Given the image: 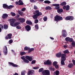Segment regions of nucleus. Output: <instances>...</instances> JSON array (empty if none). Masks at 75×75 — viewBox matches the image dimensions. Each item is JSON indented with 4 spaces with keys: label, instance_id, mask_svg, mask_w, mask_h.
<instances>
[{
    "label": "nucleus",
    "instance_id": "37998d69",
    "mask_svg": "<svg viewBox=\"0 0 75 75\" xmlns=\"http://www.w3.org/2000/svg\"><path fill=\"white\" fill-rule=\"evenodd\" d=\"M59 74V71L58 70H56V75H58Z\"/></svg>",
    "mask_w": 75,
    "mask_h": 75
},
{
    "label": "nucleus",
    "instance_id": "7ed1b4c3",
    "mask_svg": "<svg viewBox=\"0 0 75 75\" xmlns=\"http://www.w3.org/2000/svg\"><path fill=\"white\" fill-rule=\"evenodd\" d=\"M25 58L26 59H25L24 60H23V61L25 63H27V64L29 63V61H32L33 60V57H32V56H26L25 57Z\"/></svg>",
    "mask_w": 75,
    "mask_h": 75
},
{
    "label": "nucleus",
    "instance_id": "7c9ffc66",
    "mask_svg": "<svg viewBox=\"0 0 75 75\" xmlns=\"http://www.w3.org/2000/svg\"><path fill=\"white\" fill-rule=\"evenodd\" d=\"M26 53L25 52H21L20 53V55L21 56H23L24 55H25Z\"/></svg>",
    "mask_w": 75,
    "mask_h": 75
},
{
    "label": "nucleus",
    "instance_id": "0eeeda50",
    "mask_svg": "<svg viewBox=\"0 0 75 75\" xmlns=\"http://www.w3.org/2000/svg\"><path fill=\"white\" fill-rule=\"evenodd\" d=\"M74 19V17L73 16H67L65 18V20H67V21L68 20H70V21H72Z\"/></svg>",
    "mask_w": 75,
    "mask_h": 75
},
{
    "label": "nucleus",
    "instance_id": "4d7b16f0",
    "mask_svg": "<svg viewBox=\"0 0 75 75\" xmlns=\"http://www.w3.org/2000/svg\"><path fill=\"white\" fill-rule=\"evenodd\" d=\"M30 2L31 3H33V2H35V1L34 0H30Z\"/></svg>",
    "mask_w": 75,
    "mask_h": 75
},
{
    "label": "nucleus",
    "instance_id": "393cba45",
    "mask_svg": "<svg viewBox=\"0 0 75 75\" xmlns=\"http://www.w3.org/2000/svg\"><path fill=\"white\" fill-rule=\"evenodd\" d=\"M8 26L7 25L5 24L4 25V28L5 30H7V29H8Z\"/></svg>",
    "mask_w": 75,
    "mask_h": 75
},
{
    "label": "nucleus",
    "instance_id": "6e6d98bb",
    "mask_svg": "<svg viewBox=\"0 0 75 75\" xmlns=\"http://www.w3.org/2000/svg\"><path fill=\"white\" fill-rule=\"evenodd\" d=\"M52 67L51 66L50 67V70L51 71H52Z\"/></svg>",
    "mask_w": 75,
    "mask_h": 75
},
{
    "label": "nucleus",
    "instance_id": "8fccbe9b",
    "mask_svg": "<svg viewBox=\"0 0 75 75\" xmlns=\"http://www.w3.org/2000/svg\"><path fill=\"white\" fill-rule=\"evenodd\" d=\"M34 10H37V7L35 5L34 6Z\"/></svg>",
    "mask_w": 75,
    "mask_h": 75
},
{
    "label": "nucleus",
    "instance_id": "f8f14e48",
    "mask_svg": "<svg viewBox=\"0 0 75 75\" xmlns=\"http://www.w3.org/2000/svg\"><path fill=\"white\" fill-rule=\"evenodd\" d=\"M35 12L36 13L35 14L37 15L38 17L40 16H42V13L40 12L39 10H35Z\"/></svg>",
    "mask_w": 75,
    "mask_h": 75
},
{
    "label": "nucleus",
    "instance_id": "4be33fe9",
    "mask_svg": "<svg viewBox=\"0 0 75 75\" xmlns=\"http://www.w3.org/2000/svg\"><path fill=\"white\" fill-rule=\"evenodd\" d=\"M34 48H31L30 49H30L28 51V54H30V52H31L33 51H34Z\"/></svg>",
    "mask_w": 75,
    "mask_h": 75
},
{
    "label": "nucleus",
    "instance_id": "e2e57ef3",
    "mask_svg": "<svg viewBox=\"0 0 75 75\" xmlns=\"http://www.w3.org/2000/svg\"><path fill=\"white\" fill-rule=\"evenodd\" d=\"M16 5H18V4H19V3H18V2H16Z\"/></svg>",
    "mask_w": 75,
    "mask_h": 75
},
{
    "label": "nucleus",
    "instance_id": "b1692460",
    "mask_svg": "<svg viewBox=\"0 0 75 75\" xmlns=\"http://www.w3.org/2000/svg\"><path fill=\"white\" fill-rule=\"evenodd\" d=\"M8 7V5L6 4H4L3 5V7L4 8H6V9H7Z\"/></svg>",
    "mask_w": 75,
    "mask_h": 75
},
{
    "label": "nucleus",
    "instance_id": "f257e3e1",
    "mask_svg": "<svg viewBox=\"0 0 75 75\" xmlns=\"http://www.w3.org/2000/svg\"><path fill=\"white\" fill-rule=\"evenodd\" d=\"M8 21H10L11 25L12 26V27H14L15 26H17V25H19V23H20V22H16L14 24V23H15V20H14V19L13 18L9 19Z\"/></svg>",
    "mask_w": 75,
    "mask_h": 75
},
{
    "label": "nucleus",
    "instance_id": "dca6fc26",
    "mask_svg": "<svg viewBox=\"0 0 75 75\" xmlns=\"http://www.w3.org/2000/svg\"><path fill=\"white\" fill-rule=\"evenodd\" d=\"M8 15L7 13H4L3 14L2 17L3 19H6L8 17Z\"/></svg>",
    "mask_w": 75,
    "mask_h": 75
},
{
    "label": "nucleus",
    "instance_id": "680f3d73",
    "mask_svg": "<svg viewBox=\"0 0 75 75\" xmlns=\"http://www.w3.org/2000/svg\"><path fill=\"white\" fill-rule=\"evenodd\" d=\"M17 18H18V17H20V15H18L17 16H16Z\"/></svg>",
    "mask_w": 75,
    "mask_h": 75
},
{
    "label": "nucleus",
    "instance_id": "2eb2a0df",
    "mask_svg": "<svg viewBox=\"0 0 75 75\" xmlns=\"http://www.w3.org/2000/svg\"><path fill=\"white\" fill-rule=\"evenodd\" d=\"M25 29L27 31H29L31 30V26L29 25H27L25 27Z\"/></svg>",
    "mask_w": 75,
    "mask_h": 75
},
{
    "label": "nucleus",
    "instance_id": "6ab92c4d",
    "mask_svg": "<svg viewBox=\"0 0 75 75\" xmlns=\"http://www.w3.org/2000/svg\"><path fill=\"white\" fill-rule=\"evenodd\" d=\"M26 23L29 25H32L33 24V23L31 21L29 20H27L26 21Z\"/></svg>",
    "mask_w": 75,
    "mask_h": 75
},
{
    "label": "nucleus",
    "instance_id": "c03bdc74",
    "mask_svg": "<svg viewBox=\"0 0 75 75\" xmlns=\"http://www.w3.org/2000/svg\"><path fill=\"white\" fill-rule=\"evenodd\" d=\"M13 42V41L11 39L9 41L8 43L9 44H11L12 42Z\"/></svg>",
    "mask_w": 75,
    "mask_h": 75
},
{
    "label": "nucleus",
    "instance_id": "09e8293b",
    "mask_svg": "<svg viewBox=\"0 0 75 75\" xmlns=\"http://www.w3.org/2000/svg\"><path fill=\"white\" fill-rule=\"evenodd\" d=\"M26 9H25V8H22L21 9V11H24Z\"/></svg>",
    "mask_w": 75,
    "mask_h": 75
},
{
    "label": "nucleus",
    "instance_id": "f704fd0d",
    "mask_svg": "<svg viewBox=\"0 0 75 75\" xmlns=\"http://www.w3.org/2000/svg\"><path fill=\"white\" fill-rule=\"evenodd\" d=\"M69 6L68 5H67L66 6V11H68V10H69Z\"/></svg>",
    "mask_w": 75,
    "mask_h": 75
},
{
    "label": "nucleus",
    "instance_id": "49530a36",
    "mask_svg": "<svg viewBox=\"0 0 75 75\" xmlns=\"http://www.w3.org/2000/svg\"><path fill=\"white\" fill-rule=\"evenodd\" d=\"M72 62L74 65L75 66V60L73 59L72 60Z\"/></svg>",
    "mask_w": 75,
    "mask_h": 75
},
{
    "label": "nucleus",
    "instance_id": "4c0bfd02",
    "mask_svg": "<svg viewBox=\"0 0 75 75\" xmlns=\"http://www.w3.org/2000/svg\"><path fill=\"white\" fill-rule=\"evenodd\" d=\"M36 62V60H33L31 62L32 64H35Z\"/></svg>",
    "mask_w": 75,
    "mask_h": 75
},
{
    "label": "nucleus",
    "instance_id": "13d9d810",
    "mask_svg": "<svg viewBox=\"0 0 75 75\" xmlns=\"http://www.w3.org/2000/svg\"><path fill=\"white\" fill-rule=\"evenodd\" d=\"M55 68H58L59 67V66L58 65H56L55 66Z\"/></svg>",
    "mask_w": 75,
    "mask_h": 75
},
{
    "label": "nucleus",
    "instance_id": "5701e85b",
    "mask_svg": "<svg viewBox=\"0 0 75 75\" xmlns=\"http://www.w3.org/2000/svg\"><path fill=\"white\" fill-rule=\"evenodd\" d=\"M68 67L69 68H73V67H74V65L72 63H70L68 65Z\"/></svg>",
    "mask_w": 75,
    "mask_h": 75
},
{
    "label": "nucleus",
    "instance_id": "f3484780",
    "mask_svg": "<svg viewBox=\"0 0 75 75\" xmlns=\"http://www.w3.org/2000/svg\"><path fill=\"white\" fill-rule=\"evenodd\" d=\"M8 64L9 65H12V66L13 67H18V65L16 64H14V63L11 62H9Z\"/></svg>",
    "mask_w": 75,
    "mask_h": 75
},
{
    "label": "nucleus",
    "instance_id": "423d86ee",
    "mask_svg": "<svg viewBox=\"0 0 75 75\" xmlns=\"http://www.w3.org/2000/svg\"><path fill=\"white\" fill-rule=\"evenodd\" d=\"M60 7L59 6L58 7H55L54 8L56 9L57 10V12L59 14H61V13H62L64 11L63 10V9L62 8H60Z\"/></svg>",
    "mask_w": 75,
    "mask_h": 75
},
{
    "label": "nucleus",
    "instance_id": "4468645a",
    "mask_svg": "<svg viewBox=\"0 0 75 75\" xmlns=\"http://www.w3.org/2000/svg\"><path fill=\"white\" fill-rule=\"evenodd\" d=\"M12 36V34L11 33H10L7 35V36H6L5 38L6 40H7L8 39H11V36Z\"/></svg>",
    "mask_w": 75,
    "mask_h": 75
},
{
    "label": "nucleus",
    "instance_id": "ea45409f",
    "mask_svg": "<svg viewBox=\"0 0 75 75\" xmlns=\"http://www.w3.org/2000/svg\"><path fill=\"white\" fill-rule=\"evenodd\" d=\"M35 27L37 30H38L39 27H38V25H35Z\"/></svg>",
    "mask_w": 75,
    "mask_h": 75
},
{
    "label": "nucleus",
    "instance_id": "9d476101",
    "mask_svg": "<svg viewBox=\"0 0 75 75\" xmlns=\"http://www.w3.org/2000/svg\"><path fill=\"white\" fill-rule=\"evenodd\" d=\"M66 57H64L62 58L61 60V64L62 65H65V61L66 60Z\"/></svg>",
    "mask_w": 75,
    "mask_h": 75
},
{
    "label": "nucleus",
    "instance_id": "cd10ccee",
    "mask_svg": "<svg viewBox=\"0 0 75 75\" xmlns=\"http://www.w3.org/2000/svg\"><path fill=\"white\" fill-rule=\"evenodd\" d=\"M30 49V47H28L27 46L25 47L24 48V50H25V51H28V50H29Z\"/></svg>",
    "mask_w": 75,
    "mask_h": 75
},
{
    "label": "nucleus",
    "instance_id": "3c124183",
    "mask_svg": "<svg viewBox=\"0 0 75 75\" xmlns=\"http://www.w3.org/2000/svg\"><path fill=\"white\" fill-rule=\"evenodd\" d=\"M21 75H25V72L24 71L22 72Z\"/></svg>",
    "mask_w": 75,
    "mask_h": 75
},
{
    "label": "nucleus",
    "instance_id": "c756f323",
    "mask_svg": "<svg viewBox=\"0 0 75 75\" xmlns=\"http://www.w3.org/2000/svg\"><path fill=\"white\" fill-rule=\"evenodd\" d=\"M52 6H54L55 7H59V4H53Z\"/></svg>",
    "mask_w": 75,
    "mask_h": 75
},
{
    "label": "nucleus",
    "instance_id": "c9c22d12",
    "mask_svg": "<svg viewBox=\"0 0 75 75\" xmlns=\"http://www.w3.org/2000/svg\"><path fill=\"white\" fill-rule=\"evenodd\" d=\"M65 40L67 42H68V41H69V37H66L65 38Z\"/></svg>",
    "mask_w": 75,
    "mask_h": 75
},
{
    "label": "nucleus",
    "instance_id": "052dcab7",
    "mask_svg": "<svg viewBox=\"0 0 75 75\" xmlns=\"http://www.w3.org/2000/svg\"><path fill=\"white\" fill-rule=\"evenodd\" d=\"M63 47H64V48H67V46L66 45H64Z\"/></svg>",
    "mask_w": 75,
    "mask_h": 75
},
{
    "label": "nucleus",
    "instance_id": "f03ea898",
    "mask_svg": "<svg viewBox=\"0 0 75 75\" xmlns=\"http://www.w3.org/2000/svg\"><path fill=\"white\" fill-rule=\"evenodd\" d=\"M44 70V68H41L39 70L38 72L39 73L42 72V74L43 75H50V70Z\"/></svg>",
    "mask_w": 75,
    "mask_h": 75
},
{
    "label": "nucleus",
    "instance_id": "39448f33",
    "mask_svg": "<svg viewBox=\"0 0 75 75\" xmlns=\"http://www.w3.org/2000/svg\"><path fill=\"white\" fill-rule=\"evenodd\" d=\"M56 55L57 58H60V57H62V58L64 57H66V54H62L61 52H59V53L56 54Z\"/></svg>",
    "mask_w": 75,
    "mask_h": 75
},
{
    "label": "nucleus",
    "instance_id": "79ce46f5",
    "mask_svg": "<svg viewBox=\"0 0 75 75\" xmlns=\"http://www.w3.org/2000/svg\"><path fill=\"white\" fill-rule=\"evenodd\" d=\"M16 28L17 29H21V27L20 25H19L17 26Z\"/></svg>",
    "mask_w": 75,
    "mask_h": 75
},
{
    "label": "nucleus",
    "instance_id": "774afa93",
    "mask_svg": "<svg viewBox=\"0 0 75 75\" xmlns=\"http://www.w3.org/2000/svg\"><path fill=\"white\" fill-rule=\"evenodd\" d=\"M40 1H44V0H39Z\"/></svg>",
    "mask_w": 75,
    "mask_h": 75
},
{
    "label": "nucleus",
    "instance_id": "5fc2aeb1",
    "mask_svg": "<svg viewBox=\"0 0 75 75\" xmlns=\"http://www.w3.org/2000/svg\"><path fill=\"white\" fill-rule=\"evenodd\" d=\"M66 8H67V6H63V8L64 10H65V9H66Z\"/></svg>",
    "mask_w": 75,
    "mask_h": 75
},
{
    "label": "nucleus",
    "instance_id": "72a5a7b5",
    "mask_svg": "<svg viewBox=\"0 0 75 75\" xmlns=\"http://www.w3.org/2000/svg\"><path fill=\"white\" fill-rule=\"evenodd\" d=\"M71 45L73 46V47H75V41H73L71 42Z\"/></svg>",
    "mask_w": 75,
    "mask_h": 75
},
{
    "label": "nucleus",
    "instance_id": "a211bd4d",
    "mask_svg": "<svg viewBox=\"0 0 75 75\" xmlns=\"http://www.w3.org/2000/svg\"><path fill=\"white\" fill-rule=\"evenodd\" d=\"M4 50H5V55H6L7 54V46H5L4 47Z\"/></svg>",
    "mask_w": 75,
    "mask_h": 75
},
{
    "label": "nucleus",
    "instance_id": "1a4fd4ad",
    "mask_svg": "<svg viewBox=\"0 0 75 75\" xmlns=\"http://www.w3.org/2000/svg\"><path fill=\"white\" fill-rule=\"evenodd\" d=\"M16 20L17 21H19L21 23H23L25 22V19L23 18H19L16 19Z\"/></svg>",
    "mask_w": 75,
    "mask_h": 75
},
{
    "label": "nucleus",
    "instance_id": "bf43d9fd",
    "mask_svg": "<svg viewBox=\"0 0 75 75\" xmlns=\"http://www.w3.org/2000/svg\"><path fill=\"white\" fill-rule=\"evenodd\" d=\"M18 14H20L21 13H22V12H21V11H18Z\"/></svg>",
    "mask_w": 75,
    "mask_h": 75
},
{
    "label": "nucleus",
    "instance_id": "a19ab883",
    "mask_svg": "<svg viewBox=\"0 0 75 75\" xmlns=\"http://www.w3.org/2000/svg\"><path fill=\"white\" fill-rule=\"evenodd\" d=\"M73 39L72 38H69V42H72L73 41Z\"/></svg>",
    "mask_w": 75,
    "mask_h": 75
},
{
    "label": "nucleus",
    "instance_id": "0e129e2a",
    "mask_svg": "<svg viewBox=\"0 0 75 75\" xmlns=\"http://www.w3.org/2000/svg\"><path fill=\"white\" fill-rule=\"evenodd\" d=\"M54 70H55V68H53L52 69V71H54Z\"/></svg>",
    "mask_w": 75,
    "mask_h": 75
},
{
    "label": "nucleus",
    "instance_id": "ddd939ff",
    "mask_svg": "<svg viewBox=\"0 0 75 75\" xmlns=\"http://www.w3.org/2000/svg\"><path fill=\"white\" fill-rule=\"evenodd\" d=\"M44 64L45 65H50L51 64V62L50 61V60H47V61H45L44 63Z\"/></svg>",
    "mask_w": 75,
    "mask_h": 75
},
{
    "label": "nucleus",
    "instance_id": "20e7f679",
    "mask_svg": "<svg viewBox=\"0 0 75 75\" xmlns=\"http://www.w3.org/2000/svg\"><path fill=\"white\" fill-rule=\"evenodd\" d=\"M62 20H63L62 17L59 15H57L54 17V20L57 22H58L59 21H61Z\"/></svg>",
    "mask_w": 75,
    "mask_h": 75
},
{
    "label": "nucleus",
    "instance_id": "de8ad7c7",
    "mask_svg": "<svg viewBox=\"0 0 75 75\" xmlns=\"http://www.w3.org/2000/svg\"><path fill=\"white\" fill-rule=\"evenodd\" d=\"M38 23V19H35V23L37 24V23Z\"/></svg>",
    "mask_w": 75,
    "mask_h": 75
},
{
    "label": "nucleus",
    "instance_id": "603ef678",
    "mask_svg": "<svg viewBox=\"0 0 75 75\" xmlns=\"http://www.w3.org/2000/svg\"><path fill=\"white\" fill-rule=\"evenodd\" d=\"M21 59H23V60H24V59H25V57L24 56H22L21 57Z\"/></svg>",
    "mask_w": 75,
    "mask_h": 75
},
{
    "label": "nucleus",
    "instance_id": "58836bf2",
    "mask_svg": "<svg viewBox=\"0 0 75 75\" xmlns=\"http://www.w3.org/2000/svg\"><path fill=\"white\" fill-rule=\"evenodd\" d=\"M11 15H12V16H15L16 14V13L14 12H11Z\"/></svg>",
    "mask_w": 75,
    "mask_h": 75
},
{
    "label": "nucleus",
    "instance_id": "a878e982",
    "mask_svg": "<svg viewBox=\"0 0 75 75\" xmlns=\"http://www.w3.org/2000/svg\"><path fill=\"white\" fill-rule=\"evenodd\" d=\"M45 9L46 10H51V9H52V8L51 6H48L47 7H46L45 8Z\"/></svg>",
    "mask_w": 75,
    "mask_h": 75
},
{
    "label": "nucleus",
    "instance_id": "473e14b6",
    "mask_svg": "<svg viewBox=\"0 0 75 75\" xmlns=\"http://www.w3.org/2000/svg\"><path fill=\"white\" fill-rule=\"evenodd\" d=\"M63 52L65 54H69V51L68 50H66L64 51Z\"/></svg>",
    "mask_w": 75,
    "mask_h": 75
},
{
    "label": "nucleus",
    "instance_id": "338daca9",
    "mask_svg": "<svg viewBox=\"0 0 75 75\" xmlns=\"http://www.w3.org/2000/svg\"><path fill=\"white\" fill-rule=\"evenodd\" d=\"M50 38L51 39V40H54V38H53L52 37H50Z\"/></svg>",
    "mask_w": 75,
    "mask_h": 75
},
{
    "label": "nucleus",
    "instance_id": "9b49d317",
    "mask_svg": "<svg viewBox=\"0 0 75 75\" xmlns=\"http://www.w3.org/2000/svg\"><path fill=\"white\" fill-rule=\"evenodd\" d=\"M34 74V70H29L28 72L27 75H33Z\"/></svg>",
    "mask_w": 75,
    "mask_h": 75
},
{
    "label": "nucleus",
    "instance_id": "c85d7f7f",
    "mask_svg": "<svg viewBox=\"0 0 75 75\" xmlns=\"http://www.w3.org/2000/svg\"><path fill=\"white\" fill-rule=\"evenodd\" d=\"M44 3L46 4H50L51 3V2L48 0H46L44 1Z\"/></svg>",
    "mask_w": 75,
    "mask_h": 75
},
{
    "label": "nucleus",
    "instance_id": "aec40b11",
    "mask_svg": "<svg viewBox=\"0 0 75 75\" xmlns=\"http://www.w3.org/2000/svg\"><path fill=\"white\" fill-rule=\"evenodd\" d=\"M18 2L19 3V4H18V5H21L22 6L24 4V3H23V1L21 0H19L18 1Z\"/></svg>",
    "mask_w": 75,
    "mask_h": 75
},
{
    "label": "nucleus",
    "instance_id": "e433bc0d",
    "mask_svg": "<svg viewBox=\"0 0 75 75\" xmlns=\"http://www.w3.org/2000/svg\"><path fill=\"white\" fill-rule=\"evenodd\" d=\"M53 65L54 67H55V65H57V62H54L53 63Z\"/></svg>",
    "mask_w": 75,
    "mask_h": 75
},
{
    "label": "nucleus",
    "instance_id": "412c9836",
    "mask_svg": "<svg viewBox=\"0 0 75 75\" xmlns=\"http://www.w3.org/2000/svg\"><path fill=\"white\" fill-rule=\"evenodd\" d=\"M66 4H67V3L66 2H62L61 4H60V5L61 6H66Z\"/></svg>",
    "mask_w": 75,
    "mask_h": 75
},
{
    "label": "nucleus",
    "instance_id": "2f4dec72",
    "mask_svg": "<svg viewBox=\"0 0 75 75\" xmlns=\"http://www.w3.org/2000/svg\"><path fill=\"white\" fill-rule=\"evenodd\" d=\"M38 17V16L35 14L33 16V17L34 19H36V18H37Z\"/></svg>",
    "mask_w": 75,
    "mask_h": 75
},
{
    "label": "nucleus",
    "instance_id": "69168bd1",
    "mask_svg": "<svg viewBox=\"0 0 75 75\" xmlns=\"http://www.w3.org/2000/svg\"><path fill=\"white\" fill-rule=\"evenodd\" d=\"M20 14V15H21V16H23V13H22H22H21L20 14Z\"/></svg>",
    "mask_w": 75,
    "mask_h": 75
},
{
    "label": "nucleus",
    "instance_id": "864d4df0",
    "mask_svg": "<svg viewBox=\"0 0 75 75\" xmlns=\"http://www.w3.org/2000/svg\"><path fill=\"white\" fill-rule=\"evenodd\" d=\"M38 68H39V67H34L33 68V69H38Z\"/></svg>",
    "mask_w": 75,
    "mask_h": 75
},
{
    "label": "nucleus",
    "instance_id": "6e6552de",
    "mask_svg": "<svg viewBox=\"0 0 75 75\" xmlns=\"http://www.w3.org/2000/svg\"><path fill=\"white\" fill-rule=\"evenodd\" d=\"M62 36L63 37H66L67 36V31L65 30H62Z\"/></svg>",
    "mask_w": 75,
    "mask_h": 75
},
{
    "label": "nucleus",
    "instance_id": "bb28decb",
    "mask_svg": "<svg viewBox=\"0 0 75 75\" xmlns=\"http://www.w3.org/2000/svg\"><path fill=\"white\" fill-rule=\"evenodd\" d=\"M13 7H14V6L10 5L8 6L7 9H11V8H13Z\"/></svg>",
    "mask_w": 75,
    "mask_h": 75
},
{
    "label": "nucleus",
    "instance_id": "a18cd8bd",
    "mask_svg": "<svg viewBox=\"0 0 75 75\" xmlns=\"http://www.w3.org/2000/svg\"><path fill=\"white\" fill-rule=\"evenodd\" d=\"M47 17H45L43 18V20L44 21H46L47 20Z\"/></svg>",
    "mask_w": 75,
    "mask_h": 75
}]
</instances>
